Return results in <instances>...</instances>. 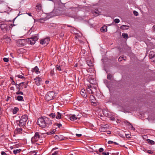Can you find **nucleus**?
<instances>
[{
    "label": "nucleus",
    "instance_id": "f257e3e1",
    "mask_svg": "<svg viewBox=\"0 0 155 155\" xmlns=\"http://www.w3.org/2000/svg\"><path fill=\"white\" fill-rule=\"evenodd\" d=\"M37 123L39 127L44 128L48 127L52 124L51 120L46 117H42L39 118Z\"/></svg>",
    "mask_w": 155,
    "mask_h": 155
},
{
    "label": "nucleus",
    "instance_id": "f03ea898",
    "mask_svg": "<svg viewBox=\"0 0 155 155\" xmlns=\"http://www.w3.org/2000/svg\"><path fill=\"white\" fill-rule=\"evenodd\" d=\"M28 116L26 114L23 115L21 117L19 123L18 125L20 127H24L26 124V122L28 120Z\"/></svg>",
    "mask_w": 155,
    "mask_h": 155
},
{
    "label": "nucleus",
    "instance_id": "7ed1b4c3",
    "mask_svg": "<svg viewBox=\"0 0 155 155\" xmlns=\"http://www.w3.org/2000/svg\"><path fill=\"white\" fill-rule=\"evenodd\" d=\"M54 97V93L53 91H49L45 96V98L48 101L53 99Z\"/></svg>",
    "mask_w": 155,
    "mask_h": 155
},
{
    "label": "nucleus",
    "instance_id": "20e7f679",
    "mask_svg": "<svg viewBox=\"0 0 155 155\" xmlns=\"http://www.w3.org/2000/svg\"><path fill=\"white\" fill-rule=\"evenodd\" d=\"M38 38L37 35H35L33 37H31L29 38H28V43L31 45H34L36 41H37Z\"/></svg>",
    "mask_w": 155,
    "mask_h": 155
},
{
    "label": "nucleus",
    "instance_id": "39448f33",
    "mask_svg": "<svg viewBox=\"0 0 155 155\" xmlns=\"http://www.w3.org/2000/svg\"><path fill=\"white\" fill-rule=\"evenodd\" d=\"M40 138V136L38 132L35 133V135L32 137L31 139V142L32 143H34L35 142L38 141Z\"/></svg>",
    "mask_w": 155,
    "mask_h": 155
},
{
    "label": "nucleus",
    "instance_id": "423d86ee",
    "mask_svg": "<svg viewBox=\"0 0 155 155\" xmlns=\"http://www.w3.org/2000/svg\"><path fill=\"white\" fill-rule=\"evenodd\" d=\"M95 90L93 86L89 84L88 85L87 87V91L88 93L90 94H93L94 91Z\"/></svg>",
    "mask_w": 155,
    "mask_h": 155
},
{
    "label": "nucleus",
    "instance_id": "0eeeda50",
    "mask_svg": "<svg viewBox=\"0 0 155 155\" xmlns=\"http://www.w3.org/2000/svg\"><path fill=\"white\" fill-rule=\"evenodd\" d=\"M49 41L50 39L49 38H46L44 39L41 40L40 41V43L42 45H44L45 44L47 45L48 44Z\"/></svg>",
    "mask_w": 155,
    "mask_h": 155
},
{
    "label": "nucleus",
    "instance_id": "6e6552de",
    "mask_svg": "<svg viewBox=\"0 0 155 155\" xmlns=\"http://www.w3.org/2000/svg\"><path fill=\"white\" fill-rule=\"evenodd\" d=\"M124 123L127 124L128 127L131 128L132 130H135V128L133 127L132 124L128 121L127 120H125L124 121Z\"/></svg>",
    "mask_w": 155,
    "mask_h": 155
},
{
    "label": "nucleus",
    "instance_id": "1a4fd4ad",
    "mask_svg": "<svg viewBox=\"0 0 155 155\" xmlns=\"http://www.w3.org/2000/svg\"><path fill=\"white\" fill-rule=\"evenodd\" d=\"M54 137L56 140H61L64 139V136L61 135H55Z\"/></svg>",
    "mask_w": 155,
    "mask_h": 155
},
{
    "label": "nucleus",
    "instance_id": "9d476101",
    "mask_svg": "<svg viewBox=\"0 0 155 155\" xmlns=\"http://www.w3.org/2000/svg\"><path fill=\"white\" fill-rule=\"evenodd\" d=\"M36 84L39 86L40 84V82L41 81V79L39 77L36 78L35 79Z\"/></svg>",
    "mask_w": 155,
    "mask_h": 155
},
{
    "label": "nucleus",
    "instance_id": "9b49d317",
    "mask_svg": "<svg viewBox=\"0 0 155 155\" xmlns=\"http://www.w3.org/2000/svg\"><path fill=\"white\" fill-rule=\"evenodd\" d=\"M36 10L38 12H39L42 10L41 5V4L38 3L36 5Z\"/></svg>",
    "mask_w": 155,
    "mask_h": 155
},
{
    "label": "nucleus",
    "instance_id": "f8f14e48",
    "mask_svg": "<svg viewBox=\"0 0 155 155\" xmlns=\"http://www.w3.org/2000/svg\"><path fill=\"white\" fill-rule=\"evenodd\" d=\"M69 118L71 120H76L79 119L80 117H76L75 115H72L70 116Z\"/></svg>",
    "mask_w": 155,
    "mask_h": 155
},
{
    "label": "nucleus",
    "instance_id": "ddd939ff",
    "mask_svg": "<svg viewBox=\"0 0 155 155\" xmlns=\"http://www.w3.org/2000/svg\"><path fill=\"white\" fill-rule=\"evenodd\" d=\"M86 64L89 66H92L93 65V61L91 59H88L86 61Z\"/></svg>",
    "mask_w": 155,
    "mask_h": 155
},
{
    "label": "nucleus",
    "instance_id": "4468645a",
    "mask_svg": "<svg viewBox=\"0 0 155 155\" xmlns=\"http://www.w3.org/2000/svg\"><path fill=\"white\" fill-rule=\"evenodd\" d=\"M39 68L37 66H36L32 70V72H35L37 74H38V73H40V71H39Z\"/></svg>",
    "mask_w": 155,
    "mask_h": 155
},
{
    "label": "nucleus",
    "instance_id": "2eb2a0df",
    "mask_svg": "<svg viewBox=\"0 0 155 155\" xmlns=\"http://www.w3.org/2000/svg\"><path fill=\"white\" fill-rule=\"evenodd\" d=\"M155 56V52L153 51H150L149 55V57L150 59L154 58Z\"/></svg>",
    "mask_w": 155,
    "mask_h": 155
},
{
    "label": "nucleus",
    "instance_id": "dca6fc26",
    "mask_svg": "<svg viewBox=\"0 0 155 155\" xmlns=\"http://www.w3.org/2000/svg\"><path fill=\"white\" fill-rule=\"evenodd\" d=\"M0 28L2 30L5 31V30H6L7 27V25L5 24H1L0 25Z\"/></svg>",
    "mask_w": 155,
    "mask_h": 155
},
{
    "label": "nucleus",
    "instance_id": "f3484780",
    "mask_svg": "<svg viewBox=\"0 0 155 155\" xmlns=\"http://www.w3.org/2000/svg\"><path fill=\"white\" fill-rule=\"evenodd\" d=\"M80 94L81 95L84 97H87V95L84 89H81Z\"/></svg>",
    "mask_w": 155,
    "mask_h": 155
},
{
    "label": "nucleus",
    "instance_id": "a211bd4d",
    "mask_svg": "<svg viewBox=\"0 0 155 155\" xmlns=\"http://www.w3.org/2000/svg\"><path fill=\"white\" fill-rule=\"evenodd\" d=\"M3 38L5 40L6 42L7 43H9L11 41L10 38L8 36H4L3 37Z\"/></svg>",
    "mask_w": 155,
    "mask_h": 155
},
{
    "label": "nucleus",
    "instance_id": "6ab92c4d",
    "mask_svg": "<svg viewBox=\"0 0 155 155\" xmlns=\"http://www.w3.org/2000/svg\"><path fill=\"white\" fill-rule=\"evenodd\" d=\"M107 27L104 25L103 26L101 29V31L102 32H105L107 31Z\"/></svg>",
    "mask_w": 155,
    "mask_h": 155
},
{
    "label": "nucleus",
    "instance_id": "aec40b11",
    "mask_svg": "<svg viewBox=\"0 0 155 155\" xmlns=\"http://www.w3.org/2000/svg\"><path fill=\"white\" fill-rule=\"evenodd\" d=\"M120 28L123 30H126L129 28V26L126 25H123L120 27Z\"/></svg>",
    "mask_w": 155,
    "mask_h": 155
},
{
    "label": "nucleus",
    "instance_id": "412c9836",
    "mask_svg": "<svg viewBox=\"0 0 155 155\" xmlns=\"http://www.w3.org/2000/svg\"><path fill=\"white\" fill-rule=\"evenodd\" d=\"M18 43L21 46H24L25 44V41L24 40H19L18 41Z\"/></svg>",
    "mask_w": 155,
    "mask_h": 155
},
{
    "label": "nucleus",
    "instance_id": "4be33fe9",
    "mask_svg": "<svg viewBox=\"0 0 155 155\" xmlns=\"http://www.w3.org/2000/svg\"><path fill=\"white\" fill-rule=\"evenodd\" d=\"M56 118L57 119H60L61 117V114L59 112H57L56 114Z\"/></svg>",
    "mask_w": 155,
    "mask_h": 155
},
{
    "label": "nucleus",
    "instance_id": "5701e85b",
    "mask_svg": "<svg viewBox=\"0 0 155 155\" xmlns=\"http://www.w3.org/2000/svg\"><path fill=\"white\" fill-rule=\"evenodd\" d=\"M90 99L91 101V102L93 103H94L95 102V99L94 97L92 95H90Z\"/></svg>",
    "mask_w": 155,
    "mask_h": 155
},
{
    "label": "nucleus",
    "instance_id": "b1692460",
    "mask_svg": "<svg viewBox=\"0 0 155 155\" xmlns=\"http://www.w3.org/2000/svg\"><path fill=\"white\" fill-rule=\"evenodd\" d=\"M126 57L124 56H121L118 58V61L119 62H120L123 59L125 60H126Z\"/></svg>",
    "mask_w": 155,
    "mask_h": 155
},
{
    "label": "nucleus",
    "instance_id": "393cba45",
    "mask_svg": "<svg viewBox=\"0 0 155 155\" xmlns=\"http://www.w3.org/2000/svg\"><path fill=\"white\" fill-rule=\"evenodd\" d=\"M19 109L18 108L15 107L13 110V113L14 114H15L17 113Z\"/></svg>",
    "mask_w": 155,
    "mask_h": 155
},
{
    "label": "nucleus",
    "instance_id": "a878e982",
    "mask_svg": "<svg viewBox=\"0 0 155 155\" xmlns=\"http://www.w3.org/2000/svg\"><path fill=\"white\" fill-rule=\"evenodd\" d=\"M147 141L149 143H150L151 145H153L154 144V142L152 140L148 139H147Z\"/></svg>",
    "mask_w": 155,
    "mask_h": 155
},
{
    "label": "nucleus",
    "instance_id": "bb28decb",
    "mask_svg": "<svg viewBox=\"0 0 155 155\" xmlns=\"http://www.w3.org/2000/svg\"><path fill=\"white\" fill-rule=\"evenodd\" d=\"M16 99L19 101H23V97L21 96H18L17 97Z\"/></svg>",
    "mask_w": 155,
    "mask_h": 155
},
{
    "label": "nucleus",
    "instance_id": "cd10ccee",
    "mask_svg": "<svg viewBox=\"0 0 155 155\" xmlns=\"http://www.w3.org/2000/svg\"><path fill=\"white\" fill-rule=\"evenodd\" d=\"M21 150V149H16L14 150L13 152L14 154H16L18 153H19Z\"/></svg>",
    "mask_w": 155,
    "mask_h": 155
},
{
    "label": "nucleus",
    "instance_id": "c85d7f7f",
    "mask_svg": "<svg viewBox=\"0 0 155 155\" xmlns=\"http://www.w3.org/2000/svg\"><path fill=\"white\" fill-rule=\"evenodd\" d=\"M122 36L124 38H127L128 37V35L127 33H123L122 34Z\"/></svg>",
    "mask_w": 155,
    "mask_h": 155
},
{
    "label": "nucleus",
    "instance_id": "c756f323",
    "mask_svg": "<svg viewBox=\"0 0 155 155\" xmlns=\"http://www.w3.org/2000/svg\"><path fill=\"white\" fill-rule=\"evenodd\" d=\"M36 154V152L35 151H32L30 152L29 153V155H35Z\"/></svg>",
    "mask_w": 155,
    "mask_h": 155
},
{
    "label": "nucleus",
    "instance_id": "7c9ffc66",
    "mask_svg": "<svg viewBox=\"0 0 155 155\" xmlns=\"http://www.w3.org/2000/svg\"><path fill=\"white\" fill-rule=\"evenodd\" d=\"M113 143H114L115 144L118 145V144L116 143V142H113V141H112L111 140H109L108 142V143L109 144H112Z\"/></svg>",
    "mask_w": 155,
    "mask_h": 155
},
{
    "label": "nucleus",
    "instance_id": "2f4dec72",
    "mask_svg": "<svg viewBox=\"0 0 155 155\" xmlns=\"http://www.w3.org/2000/svg\"><path fill=\"white\" fill-rule=\"evenodd\" d=\"M49 116L52 118H54L56 116V114L55 113H52L49 114Z\"/></svg>",
    "mask_w": 155,
    "mask_h": 155
},
{
    "label": "nucleus",
    "instance_id": "473e14b6",
    "mask_svg": "<svg viewBox=\"0 0 155 155\" xmlns=\"http://www.w3.org/2000/svg\"><path fill=\"white\" fill-rule=\"evenodd\" d=\"M15 86L16 87V88L18 91H20L21 90V88L19 85L17 84H15Z\"/></svg>",
    "mask_w": 155,
    "mask_h": 155
},
{
    "label": "nucleus",
    "instance_id": "72a5a7b5",
    "mask_svg": "<svg viewBox=\"0 0 155 155\" xmlns=\"http://www.w3.org/2000/svg\"><path fill=\"white\" fill-rule=\"evenodd\" d=\"M112 75L110 74H109L107 76V78L109 80L111 79L112 78Z\"/></svg>",
    "mask_w": 155,
    "mask_h": 155
},
{
    "label": "nucleus",
    "instance_id": "f704fd0d",
    "mask_svg": "<svg viewBox=\"0 0 155 155\" xmlns=\"http://www.w3.org/2000/svg\"><path fill=\"white\" fill-rule=\"evenodd\" d=\"M22 128H17L16 130L17 131V132L18 133H19L21 132V130H22Z\"/></svg>",
    "mask_w": 155,
    "mask_h": 155
},
{
    "label": "nucleus",
    "instance_id": "c9c22d12",
    "mask_svg": "<svg viewBox=\"0 0 155 155\" xmlns=\"http://www.w3.org/2000/svg\"><path fill=\"white\" fill-rule=\"evenodd\" d=\"M25 84V82H22L19 84H18L20 86V87H22L24 86V84Z\"/></svg>",
    "mask_w": 155,
    "mask_h": 155
},
{
    "label": "nucleus",
    "instance_id": "e433bc0d",
    "mask_svg": "<svg viewBox=\"0 0 155 155\" xmlns=\"http://www.w3.org/2000/svg\"><path fill=\"white\" fill-rule=\"evenodd\" d=\"M56 70H58L59 71H61V67L58 65H57L56 66Z\"/></svg>",
    "mask_w": 155,
    "mask_h": 155
},
{
    "label": "nucleus",
    "instance_id": "4c0bfd02",
    "mask_svg": "<svg viewBox=\"0 0 155 155\" xmlns=\"http://www.w3.org/2000/svg\"><path fill=\"white\" fill-rule=\"evenodd\" d=\"M114 21L116 23H118L120 22V20L119 19L116 18L114 19Z\"/></svg>",
    "mask_w": 155,
    "mask_h": 155
},
{
    "label": "nucleus",
    "instance_id": "58836bf2",
    "mask_svg": "<svg viewBox=\"0 0 155 155\" xmlns=\"http://www.w3.org/2000/svg\"><path fill=\"white\" fill-rule=\"evenodd\" d=\"M108 126L107 125L105 124V125H104V126L102 127L104 129H107V128H108Z\"/></svg>",
    "mask_w": 155,
    "mask_h": 155
},
{
    "label": "nucleus",
    "instance_id": "ea45409f",
    "mask_svg": "<svg viewBox=\"0 0 155 155\" xmlns=\"http://www.w3.org/2000/svg\"><path fill=\"white\" fill-rule=\"evenodd\" d=\"M3 61L5 62H8L9 61L8 59L7 58H4L3 59Z\"/></svg>",
    "mask_w": 155,
    "mask_h": 155
},
{
    "label": "nucleus",
    "instance_id": "a19ab883",
    "mask_svg": "<svg viewBox=\"0 0 155 155\" xmlns=\"http://www.w3.org/2000/svg\"><path fill=\"white\" fill-rule=\"evenodd\" d=\"M17 76L18 78H20L21 79H23L25 78V77L22 75H17Z\"/></svg>",
    "mask_w": 155,
    "mask_h": 155
},
{
    "label": "nucleus",
    "instance_id": "79ce46f5",
    "mask_svg": "<svg viewBox=\"0 0 155 155\" xmlns=\"http://www.w3.org/2000/svg\"><path fill=\"white\" fill-rule=\"evenodd\" d=\"M16 94H20L22 95L23 94V93L21 91H18L16 93Z\"/></svg>",
    "mask_w": 155,
    "mask_h": 155
},
{
    "label": "nucleus",
    "instance_id": "37998d69",
    "mask_svg": "<svg viewBox=\"0 0 155 155\" xmlns=\"http://www.w3.org/2000/svg\"><path fill=\"white\" fill-rule=\"evenodd\" d=\"M133 13L136 16H137L138 15V12L136 11H134Z\"/></svg>",
    "mask_w": 155,
    "mask_h": 155
},
{
    "label": "nucleus",
    "instance_id": "c03bdc74",
    "mask_svg": "<svg viewBox=\"0 0 155 155\" xmlns=\"http://www.w3.org/2000/svg\"><path fill=\"white\" fill-rule=\"evenodd\" d=\"M102 154L103 155H109V153L108 152H103Z\"/></svg>",
    "mask_w": 155,
    "mask_h": 155
},
{
    "label": "nucleus",
    "instance_id": "a18cd8bd",
    "mask_svg": "<svg viewBox=\"0 0 155 155\" xmlns=\"http://www.w3.org/2000/svg\"><path fill=\"white\" fill-rule=\"evenodd\" d=\"M56 124H57V125L59 128H60L62 127V124H61L56 123Z\"/></svg>",
    "mask_w": 155,
    "mask_h": 155
},
{
    "label": "nucleus",
    "instance_id": "49530a36",
    "mask_svg": "<svg viewBox=\"0 0 155 155\" xmlns=\"http://www.w3.org/2000/svg\"><path fill=\"white\" fill-rule=\"evenodd\" d=\"M104 151V149L102 148H101L99 149V151L100 152H102Z\"/></svg>",
    "mask_w": 155,
    "mask_h": 155
},
{
    "label": "nucleus",
    "instance_id": "de8ad7c7",
    "mask_svg": "<svg viewBox=\"0 0 155 155\" xmlns=\"http://www.w3.org/2000/svg\"><path fill=\"white\" fill-rule=\"evenodd\" d=\"M147 152L150 154H152L153 152L150 150H147Z\"/></svg>",
    "mask_w": 155,
    "mask_h": 155
},
{
    "label": "nucleus",
    "instance_id": "09e8293b",
    "mask_svg": "<svg viewBox=\"0 0 155 155\" xmlns=\"http://www.w3.org/2000/svg\"><path fill=\"white\" fill-rule=\"evenodd\" d=\"M58 153V151H55L54 153H52V155H56Z\"/></svg>",
    "mask_w": 155,
    "mask_h": 155
},
{
    "label": "nucleus",
    "instance_id": "8fccbe9b",
    "mask_svg": "<svg viewBox=\"0 0 155 155\" xmlns=\"http://www.w3.org/2000/svg\"><path fill=\"white\" fill-rule=\"evenodd\" d=\"M2 155H7L6 154L4 151H2L1 152Z\"/></svg>",
    "mask_w": 155,
    "mask_h": 155
},
{
    "label": "nucleus",
    "instance_id": "3c124183",
    "mask_svg": "<svg viewBox=\"0 0 155 155\" xmlns=\"http://www.w3.org/2000/svg\"><path fill=\"white\" fill-rule=\"evenodd\" d=\"M76 136H77V137H80L81 136V135H81V134H76Z\"/></svg>",
    "mask_w": 155,
    "mask_h": 155
},
{
    "label": "nucleus",
    "instance_id": "603ef678",
    "mask_svg": "<svg viewBox=\"0 0 155 155\" xmlns=\"http://www.w3.org/2000/svg\"><path fill=\"white\" fill-rule=\"evenodd\" d=\"M55 131H56L55 129H54L53 130L51 131L52 134H54Z\"/></svg>",
    "mask_w": 155,
    "mask_h": 155
},
{
    "label": "nucleus",
    "instance_id": "864d4df0",
    "mask_svg": "<svg viewBox=\"0 0 155 155\" xmlns=\"http://www.w3.org/2000/svg\"><path fill=\"white\" fill-rule=\"evenodd\" d=\"M11 99V97H8L7 98L6 101H8L10 100Z\"/></svg>",
    "mask_w": 155,
    "mask_h": 155
},
{
    "label": "nucleus",
    "instance_id": "5fc2aeb1",
    "mask_svg": "<svg viewBox=\"0 0 155 155\" xmlns=\"http://www.w3.org/2000/svg\"><path fill=\"white\" fill-rule=\"evenodd\" d=\"M110 119L112 120H115V118L114 117H110Z\"/></svg>",
    "mask_w": 155,
    "mask_h": 155
},
{
    "label": "nucleus",
    "instance_id": "6e6d98bb",
    "mask_svg": "<svg viewBox=\"0 0 155 155\" xmlns=\"http://www.w3.org/2000/svg\"><path fill=\"white\" fill-rule=\"evenodd\" d=\"M101 131H106V130H107L106 129H104L102 127L101 128Z\"/></svg>",
    "mask_w": 155,
    "mask_h": 155
},
{
    "label": "nucleus",
    "instance_id": "4d7b16f0",
    "mask_svg": "<svg viewBox=\"0 0 155 155\" xmlns=\"http://www.w3.org/2000/svg\"><path fill=\"white\" fill-rule=\"evenodd\" d=\"M24 88H26L27 87V84H26L25 83V84H24Z\"/></svg>",
    "mask_w": 155,
    "mask_h": 155
},
{
    "label": "nucleus",
    "instance_id": "13d9d810",
    "mask_svg": "<svg viewBox=\"0 0 155 155\" xmlns=\"http://www.w3.org/2000/svg\"><path fill=\"white\" fill-rule=\"evenodd\" d=\"M64 33H61L60 34V36H61V37H62L64 36Z\"/></svg>",
    "mask_w": 155,
    "mask_h": 155
},
{
    "label": "nucleus",
    "instance_id": "bf43d9fd",
    "mask_svg": "<svg viewBox=\"0 0 155 155\" xmlns=\"http://www.w3.org/2000/svg\"><path fill=\"white\" fill-rule=\"evenodd\" d=\"M10 89L11 90H14V88L13 87H10Z\"/></svg>",
    "mask_w": 155,
    "mask_h": 155
},
{
    "label": "nucleus",
    "instance_id": "052dcab7",
    "mask_svg": "<svg viewBox=\"0 0 155 155\" xmlns=\"http://www.w3.org/2000/svg\"><path fill=\"white\" fill-rule=\"evenodd\" d=\"M47 134H48V135H51V134H51V131H49V132H47Z\"/></svg>",
    "mask_w": 155,
    "mask_h": 155
},
{
    "label": "nucleus",
    "instance_id": "680f3d73",
    "mask_svg": "<svg viewBox=\"0 0 155 155\" xmlns=\"http://www.w3.org/2000/svg\"><path fill=\"white\" fill-rule=\"evenodd\" d=\"M12 85H14L15 84V85L16 84L15 83V81H13L12 82Z\"/></svg>",
    "mask_w": 155,
    "mask_h": 155
},
{
    "label": "nucleus",
    "instance_id": "e2e57ef3",
    "mask_svg": "<svg viewBox=\"0 0 155 155\" xmlns=\"http://www.w3.org/2000/svg\"><path fill=\"white\" fill-rule=\"evenodd\" d=\"M53 73H54V71L52 70H51L50 72L51 74V75H52Z\"/></svg>",
    "mask_w": 155,
    "mask_h": 155
},
{
    "label": "nucleus",
    "instance_id": "0e129e2a",
    "mask_svg": "<svg viewBox=\"0 0 155 155\" xmlns=\"http://www.w3.org/2000/svg\"><path fill=\"white\" fill-rule=\"evenodd\" d=\"M38 20L39 21L43 20L44 21H45V19L43 18H41V19H39V20Z\"/></svg>",
    "mask_w": 155,
    "mask_h": 155
},
{
    "label": "nucleus",
    "instance_id": "69168bd1",
    "mask_svg": "<svg viewBox=\"0 0 155 155\" xmlns=\"http://www.w3.org/2000/svg\"><path fill=\"white\" fill-rule=\"evenodd\" d=\"M125 136H126V137H127V138H130V137L129 136V134H125Z\"/></svg>",
    "mask_w": 155,
    "mask_h": 155
},
{
    "label": "nucleus",
    "instance_id": "338daca9",
    "mask_svg": "<svg viewBox=\"0 0 155 155\" xmlns=\"http://www.w3.org/2000/svg\"><path fill=\"white\" fill-rule=\"evenodd\" d=\"M96 11L94 12V13H95L96 14H97V13L98 12V10H96Z\"/></svg>",
    "mask_w": 155,
    "mask_h": 155
},
{
    "label": "nucleus",
    "instance_id": "774afa93",
    "mask_svg": "<svg viewBox=\"0 0 155 155\" xmlns=\"http://www.w3.org/2000/svg\"><path fill=\"white\" fill-rule=\"evenodd\" d=\"M28 15L30 16H32V15H31V14L30 13H27Z\"/></svg>",
    "mask_w": 155,
    "mask_h": 155
}]
</instances>
